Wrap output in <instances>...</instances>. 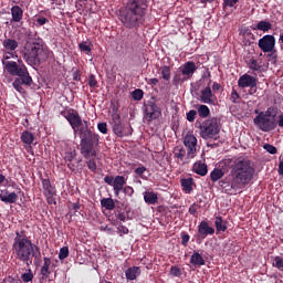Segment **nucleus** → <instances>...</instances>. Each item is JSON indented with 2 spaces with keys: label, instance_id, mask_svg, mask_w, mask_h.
<instances>
[{
  "label": "nucleus",
  "instance_id": "nucleus-37",
  "mask_svg": "<svg viewBox=\"0 0 283 283\" xmlns=\"http://www.w3.org/2000/svg\"><path fill=\"white\" fill-rule=\"evenodd\" d=\"M160 72L164 81H171V67L164 65L160 67Z\"/></svg>",
  "mask_w": 283,
  "mask_h": 283
},
{
  "label": "nucleus",
  "instance_id": "nucleus-22",
  "mask_svg": "<svg viewBox=\"0 0 283 283\" xmlns=\"http://www.w3.org/2000/svg\"><path fill=\"white\" fill-rule=\"evenodd\" d=\"M23 21V9L19 6L11 8V20L10 23H21Z\"/></svg>",
  "mask_w": 283,
  "mask_h": 283
},
{
  "label": "nucleus",
  "instance_id": "nucleus-32",
  "mask_svg": "<svg viewBox=\"0 0 283 283\" xmlns=\"http://www.w3.org/2000/svg\"><path fill=\"white\" fill-rule=\"evenodd\" d=\"M193 171L198 176H207L209 172V169L206 164L199 163L193 165Z\"/></svg>",
  "mask_w": 283,
  "mask_h": 283
},
{
  "label": "nucleus",
  "instance_id": "nucleus-50",
  "mask_svg": "<svg viewBox=\"0 0 283 283\" xmlns=\"http://www.w3.org/2000/svg\"><path fill=\"white\" fill-rule=\"evenodd\" d=\"M76 158V150L73 151H66L64 155V160H67L69 163H72Z\"/></svg>",
  "mask_w": 283,
  "mask_h": 283
},
{
  "label": "nucleus",
  "instance_id": "nucleus-63",
  "mask_svg": "<svg viewBox=\"0 0 283 283\" xmlns=\"http://www.w3.org/2000/svg\"><path fill=\"white\" fill-rule=\"evenodd\" d=\"M4 283H20L19 280L9 277L4 281Z\"/></svg>",
  "mask_w": 283,
  "mask_h": 283
},
{
  "label": "nucleus",
  "instance_id": "nucleus-38",
  "mask_svg": "<svg viewBox=\"0 0 283 283\" xmlns=\"http://www.w3.org/2000/svg\"><path fill=\"white\" fill-rule=\"evenodd\" d=\"M21 280L24 283H32V280H34V273H32L31 269H28L22 275Z\"/></svg>",
  "mask_w": 283,
  "mask_h": 283
},
{
  "label": "nucleus",
  "instance_id": "nucleus-41",
  "mask_svg": "<svg viewBox=\"0 0 283 283\" xmlns=\"http://www.w3.org/2000/svg\"><path fill=\"white\" fill-rule=\"evenodd\" d=\"M132 96L134 101H143V96H145V92H143V90L140 88H136L135 91H133Z\"/></svg>",
  "mask_w": 283,
  "mask_h": 283
},
{
  "label": "nucleus",
  "instance_id": "nucleus-14",
  "mask_svg": "<svg viewBox=\"0 0 283 283\" xmlns=\"http://www.w3.org/2000/svg\"><path fill=\"white\" fill-rule=\"evenodd\" d=\"M238 87L241 90H247V87H250V90H255V87H258V77L245 73L239 77Z\"/></svg>",
  "mask_w": 283,
  "mask_h": 283
},
{
  "label": "nucleus",
  "instance_id": "nucleus-20",
  "mask_svg": "<svg viewBox=\"0 0 283 283\" xmlns=\"http://www.w3.org/2000/svg\"><path fill=\"white\" fill-rule=\"evenodd\" d=\"M43 196H56V186L52 184L50 178L42 179Z\"/></svg>",
  "mask_w": 283,
  "mask_h": 283
},
{
  "label": "nucleus",
  "instance_id": "nucleus-54",
  "mask_svg": "<svg viewBox=\"0 0 283 283\" xmlns=\"http://www.w3.org/2000/svg\"><path fill=\"white\" fill-rule=\"evenodd\" d=\"M122 191L128 196L129 198H132V196H134V188L132 186H125Z\"/></svg>",
  "mask_w": 283,
  "mask_h": 283
},
{
  "label": "nucleus",
  "instance_id": "nucleus-11",
  "mask_svg": "<svg viewBox=\"0 0 283 283\" xmlns=\"http://www.w3.org/2000/svg\"><path fill=\"white\" fill-rule=\"evenodd\" d=\"M184 145L187 149V160H191L193 158H196L197 154H198V138H196V135L193 134H186V136L184 137Z\"/></svg>",
  "mask_w": 283,
  "mask_h": 283
},
{
  "label": "nucleus",
  "instance_id": "nucleus-48",
  "mask_svg": "<svg viewBox=\"0 0 283 283\" xmlns=\"http://www.w3.org/2000/svg\"><path fill=\"white\" fill-rule=\"evenodd\" d=\"M189 240H191V237L187 232H181V244L182 247H187L189 244Z\"/></svg>",
  "mask_w": 283,
  "mask_h": 283
},
{
  "label": "nucleus",
  "instance_id": "nucleus-25",
  "mask_svg": "<svg viewBox=\"0 0 283 283\" xmlns=\"http://www.w3.org/2000/svg\"><path fill=\"white\" fill-rule=\"evenodd\" d=\"M2 46L4 50H7V52H14V50L19 48V42L14 39H6L2 42Z\"/></svg>",
  "mask_w": 283,
  "mask_h": 283
},
{
  "label": "nucleus",
  "instance_id": "nucleus-39",
  "mask_svg": "<svg viewBox=\"0 0 283 283\" xmlns=\"http://www.w3.org/2000/svg\"><path fill=\"white\" fill-rule=\"evenodd\" d=\"M248 67L250 69V70H252V72H260V70H262V65H260L259 63H258V60H255V59H250V61H249V63H248Z\"/></svg>",
  "mask_w": 283,
  "mask_h": 283
},
{
  "label": "nucleus",
  "instance_id": "nucleus-35",
  "mask_svg": "<svg viewBox=\"0 0 283 283\" xmlns=\"http://www.w3.org/2000/svg\"><path fill=\"white\" fill-rule=\"evenodd\" d=\"M96 156H90L88 158H85L86 160V166L90 169V171H92L93 174H96V169L98 168V166H96Z\"/></svg>",
  "mask_w": 283,
  "mask_h": 283
},
{
  "label": "nucleus",
  "instance_id": "nucleus-5",
  "mask_svg": "<svg viewBox=\"0 0 283 283\" xmlns=\"http://www.w3.org/2000/svg\"><path fill=\"white\" fill-rule=\"evenodd\" d=\"M80 134V151L83 158H90V156H96V147L98 146L99 136L98 134L90 129V123L82 120V125L78 128Z\"/></svg>",
  "mask_w": 283,
  "mask_h": 283
},
{
  "label": "nucleus",
  "instance_id": "nucleus-58",
  "mask_svg": "<svg viewBox=\"0 0 283 283\" xmlns=\"http://www.w3.org/2000/svg\"><path fill=\"white\" fill-rule=\"evenodd\" d=\"M147 171V168L145 166L138 167L135 169L136 176H139V178H144L143 174Z\"/></svg>",
  "mask_w": 283,
  "mask_h": 283
},
{
  "label": "nucleus",
  "instance_id": "nucleus-21",
  "mask_svg": "<svg viewBox=\"0 0 283 283\" xmlns=\"http://www.w3.org/2000/svg\"><path fill=\"white\" fill-rule=\"evenodd\" d=\"M174 158L177 163H182V165H186L190 160L187 159V150L178 146L174 149Z\"/></svg>",
  "mask_w": 283,
  "mask_h": 283
},
{
  "label": "nucleus",
  "instance_id": "nucleus-17",
  "mask_svg": "<svg viewBox=\"0 0 283 283\" xmlns=\"http://www.w3.org/2000/svg\"><path fill=\"white\" fill-rule=\"evenodd\" d=\"M216 233V229L209 226V222L201 221L198 226V238L205 240L207 235H213Z\"/></svg>",
  "mask_w": 283,
  "mask_h": 283
},
{
  "label": "nucleus",
  "instance_id": "nucleus-62",
  "mask_svg": "<svg viewBox=\"0 0 283 283\" xmlns=\"http://www.w3.org/2000/svg\"><path fill=\"white\" fill-rule=\"evenodd\" d=\"M279 176H283V160L279 163Z\"/></svg>",
  "mask_w": 283,
  "mask_h": 283
},
{
  "label": "nucleus",
  "instance_id": "nucleus-29",
  "mask_svg": "<svg viewBox=\"0 0 283 283\" xmlns=\"http://www.w3.org/2000/svg\"><path fill=\"white\" fill-rule=\"evenodd\" d=\"M180 182L182 191H185V193H191L193 191V178L189 177L186 179H181Z\"/></svg>",
  "mask_w": 283,
  "mask_h": 283
},
{
  "label": "nucleus",
  "instance_id": "nucleus-47",
  "mask_svg": "<svg viewBox=\"0 0 283 283\" xmlns=\"http://www.w3.org/2000/svg\"><path fill=\"white\" fill-rule=\"evenodd\" d=\"M263 149H265V151H268V154H272V155L277 154V148L271 144H265L263 146Z\"/></svg>",
  "mask_w": 283,
  "mask_h": 283
},
{
  "label": "nucleus",
  "instance_id": "nucleus-34",
  "mask_svg": "<svg viewBox=\"0 0 283 283\" xmlns=\"http://www.w3.org/2000/svg\"><path fill=\"white\" fill-rule=\"evenodd\" d=\"M223 177H224V171L221 168H214L210 172V179L212 180V182H218V180H220Z\"/></svg>",
  "mask_w": 283,
  "mask_h": 283
},
{
  "label": "nucleus",
  "instance_id": "nucleus-18",
  "mask_svg": "<svg viewBox=\"0 0 283 283\" xmlns=\"http://www.w3.org/2000/svg\"><path fill=\"white\" fill-rule=\"evenodd\" d=\"M20 140H21V143H23V147L27 150L32 149V143H34V140H35L34 133L29 132V130L22 132V134L20 136Z\"/></svg>",
  "mask_w": 283,
  "mask_h": 283
},
{
  "label": "nucleus",
  "instance_id": "nucleus-61",
  "mask_svg": "<svg viewBox=\"0 0 283 283\" xmlns=\"http://www.w3.org/2000/svg\"><path fill=\"white\" fill-rule=\"evenodd\" d=\"M114 180L115 178L112 176L104 177V182H106V185H109V187H114Z\"/></svg>",
  "mask_w": 283,
  "mask_h": 283
},
{
  "label": "nucleus",
  "instance_id": "nucleus-8",
  "mask_svg": "<svg viewBox=\"0 0 283 283\" xmlns=\"http://www.w3.org/2000/svg\"><path fill=\"white\" fill-rule=\"evenodd\" d=\"M200 136L203 140H209V138H218L220 134V126L218 125V118L212 117L210 119L203 120L200 126Z\"/></svg>",
  "mask_w": 283,
  "mask_h": 283
},
{
  "label": "nucleus",
  "instance_id": "nucleus-2",
  "mask_svg": "<svg viewBox=\"0 0 283 283\" xmlns=\"http://www.w3.org/2000/svg\"><path fill=\"white\" fill-rule=\"evenodd\" d=\"M147 0H127L124 10L119 11V21L128 30H138L145 23L147 14Z\"/></svg>",
  "mask_w": 283,
  "mask_h": 283
},
{
  "label": "nucleus",
  "instance_id": "nucleus-33",
  "mask_svg": "<svg viewBox=\"0 0 283 283\" xmlns=\"http://www.w3.org/2000/svg\"><path fill=\"white\" fill-rule=\"evenodd\" d=\"M197 114H199L200 118H209L211 116V109H209V106L201 104L197 108Z\"/></svg>",
  "mask_w": 283,
  "mask_h": 283
},
{
  "label": "nucleus",
  "instance_id": "nucleus-6",
  "mask_svg": "<svg viewBox=\"0 0 283 283\" xmlns=\"http://www.w3.org/2000/svg\"><path fill=\"white\" fill-rule=\"evenodd\" d=\"M52 56V51L43 42H32L24 45L22 57L28 65H41Z\"/></svg>",
  "mask_w": 283,
  "mask_h": 283
},
{
  "label": "nucleus",
  "instance_id": "nucleus-15",
  "mask_svg": "<svg viewBox=\"0 0 283 283\" xmlns=\"http://www.w3.org/2000/svg\"><path fill=\"white\" fill-rule=\"evenodd\" d=\"M198 70V66H196V62L188 61L181 66V74H182V81H189L190 78H193V74H196V71Z\"/></svg>",
  "mask_w": 283,
  "mask_h": 283
},
{
  "label": "nucleus",
  "instance_id": "nucleus-49",
  "mask_svg": "<svg viewBox=\"0 0 283 283\" xmlns=\"http://www.w3.org/2000/svg\"><path fill=\"white\" fill-rule=\"evenodd\" d=\"M88 86L90 87H98V81H96V75L91 74L88 76Z\"/></svg>",
  "mask_w": 283,
  "mask_h": 283
},
{
  "label": "nucleus",
  "instance_id": "nucleus-31",
  "mask_svg": "<svg viewBox=\"0 0 283 283\" xmlns=\"http://www.w3.org/2000/svg\"><path fill=\"white\" fill-rule=\"evenodd\" d=\"M101 206L106 209V211H114L116 209V202L112 198H102Z\"/></svg>",
  "mask_w": 283,
  "mask_h": 283
},
{
  "label": "nucleus",
  "instance_id": "nucleus-44",
  "mask_svg": "<svg viewBox=\"0 0 283 283\" xmlns=\"http://www.w3.org/2000/svg\"><path fill=\"white\" fill-rule=\"evenodd\" d=\"M70 256V248L63 247L60 249L59 258L60 260H65Z\"/></svg>",
  "mask_w": 283,
  "mask_h": 283
},
{
  "label": "nucleus",
  "instance_id": "nucleus-7",
  "mask_svg": "<svg viewBox=\"0 0 283 283\" xmlns=\"http://www.w3.org/2000/svg\"><path fill=\"white\" fill-rule=\"evenodd\" d=\"M277 107L270 106L266 111L260 112L253 123L261 132H273L277 127Z\"/></svg>",
  "mask_w": 283,
  "mask_h": 283
},
{
  "label": "nucleus",
  "instance_id": "nucleus-19",
  "mask_svg": "<svg viewBox=\"0 0 283 283\" xmlns=\"http://www.w3.org/2000/svg\"><path fill=\"white\" fill-rule=\"evenodd\" d=\"M0 200L4 202V205H14L19 200V195L4 190L0 193Z\"/></svg>",
  "mask_w": 283,
  "mask_h": 283
},
{
  "label": "nucleus",
  "instance_id": "nucleus-57",
  "mask_svg": "<svg viewBox=\"0 0 283 283\" xmlns=\"http://www.w3.org/2000/svg\"><path fill=\"white\" fill-rule=\"evenodd\" d=\"M97 129L101 134H107V123L97 124Z\"/></svg>",
  "mask_w": 283,
  "mask_h": 283
},
{
  "label": "nucleus",
  "instance_id": "nucleus-53",
  "mask_svg": "<svg viewBox=\"0 0 283 283\" xmlns=\"http://www.w3.org/2000/svg\"><path fill=\"white\" fill-rule=\"evenodd\" d=\"M239 98H240V94L238 93V91H235V88H232V92L230 94V101L232 103H238Z\"/></svg>",
  "mask_w": 283,
  "mask_h": 283
},
{
  "label": "nucleus",
  "instance_id": "nucleus-56",
  "mask_svg": "<svg viewBox=\"0 0 283 283\" xmlns=\"http://www.w3.org/2000/svg\"><path fill=\"white\" fill-rule=\"evenodd\" d=\"M240 0H223V8H233Z\"/></svg>",
  "mask_w": 283,
  "mask_h": 283
},
{
  "label": "nucleus",
  "instance_id": "nucleus-51",
  "mask_svg": "<svg viewBox=\"0 0 283 283\" xmlns=\"http://www.w3.org/2000/svg\"><path fill=\"white\" fill-rule=\"evenodd\" d=\"M78 48H80L81 52H84V54H90V52H92V48L90 45L85 44V42L80 43Z\"/></svg>",
  "mask_w": 283,
  "mask_h": 283
},
{
  "label": "nucleus",
  "instance_id": "nucleus-3",
  "mask_svg": "<svg viewBox=\"0 0 283 283\" xmlns=\"http://www.w3.org/2000/svg\"><path fill=\"white\" fill-rule=\"evenodd\" d=\"M255 175V168L251 166V161L249 159H238L231 167L230 171V185L231 189L238 191V189H244L251 180H253V176Z\"/></svg>",
  "mask_w": 283,
  "mask_h": 283
},
{
  "label": "nucleus",
  "instance_id": "nucleus-52",
  "mask_svg": "<svg viewBox=\"0 0 283 283\" xmlns=\"http://www.w3.org/2000/svg\"><path fill=\"white\" fill-rule=\"evenodd\" d=\"M117 231L120 235H127V233H129V229L125 226H123V223H119L117 226Z\"/></svg>",
  "mask_w": 283,
  "mask_h": 283
},
{
  "label": "nucleus",
  "instance_id": "nucleus-9",
  "mask_svg": "<svg viewBox=\"0 0 283 283\" xmlns=\"http://www.w3.org/2000/svg\"><path fill=\"white\" fill-rule=\"evenodd\" d=\"M145 115L144 118L147 123H151V120H157L163 116V111L158 107L154 99H149L144 104Z\"/></svg>",
  "mask_w": 283,
  "mask_h": 283
},
{
  "label": "nucleus",
  "instance_id": "nucleus-40",
  "mask_svg": "<svg viewBox=\"0 0 283 283\" xmlns=\"http://www.w3.org/2000/svg\"><path fill=\"white\" fill-rule=\"evenodd\" d=\"M274 262L272 263V266L277 269L279 271H283V258L280 255H276L273 258Z\"/></svg>",
  "mask_w": 283,
  "mask_h": 283
},
{
  "label": "nucleus",
  "instance_id": "nucleus-23",
  "mask_svg": "<svg viewBox=\"0 0 283 283\" xmlns=\"http://www.w3.org/2000/svg\"><path fill=\"white\" fill-rule=\"evenodd\" d=\"M125 185H127V180L125 179V176H116L113 184V189L115 192V196H118L120 191H123Z\"/></svg>",
  "mask_w": 283,
  "mask_h": 283
},
{
  "label": "nucleus",
  "instance_id": "nucleus-24",
  "mask_svg": "<svg viewBox=\"0 0 283 283\" xmlns=\"http://www.w3.org/2000/svg\"><path fill=\"white\" fill-rule=\"evenodd\" d=\"M43 260L44 263L40 270V273L44 280H48V277H50V275L52 274V272L50 271V266H52V261L48 256H45Z\"/></svg>",
  "mask_w": 283,
  "mask_h": 283
},
{
  "label": "nucleus",
  "instance_id": "nucleus-36",
  "mask_svg": "<svg viewBox=\"0 0 283 283\" xmlns=\"http://www.w3.org/2000/svg\"><path fill=\"white\" fill-rule=\"evenodd\" d=\"M272 24L269 21H260L258 22L256 27L254 30H261V32H269L271 30Z\"/></svg>",
  "mask_w": 283,
  "mask_h": 283
},
{
  "label": "nucleus",
  "instance_id": "nucleus-45",
  "mask_svg": "<svg viewBox=\"0 0 283 283\" xmlns=\"http://www.w3.org/2000/svg\"><path fill=\"white\" fill-rule=\"evenodd\" d=\"M170 275H172L174 277H180L182 275V270H180V268L172 265L170 268Z\"/></svg>",
  "mask_w": 283,
  "mask_h": 283
},
{
  "label": "nucleus",
  "instance_id": "nucleus-10",
  "mask_svg": "<svg viewBox=\"0 0 283 283\" xmlns=\"http://www.w3.org/2000/svg\"><path fill=\"white\" fill-rule=\"evenodd\" d=\"M260 50H262L265 54H269L270 57L277 59V54H275V36L271 34H266L261 38L258 42Z\"/></svg>",
  "mask_w": 283,
  "mask_h": 283
},
{
  "label": "nucleus",
  "instance_id": "nucleus-43",
  "mask_svg": "<svg viewBox=\"0 0 283 283\" xmlns=\"http://www.w3.org/2000/svg\"><path fill=\"white\" fill-rule=\"evenodd\" d=\"M200 209V205L198 203H192L189 207L188 212L190 213V216H193V218H198V210Z\"/></svg>",
  "mask_w": 283,
  "mask_h": 283
},
{
  "label": "nucleus",
  "instance_id": "nucleus-42",
  "mask_svg": "<svg viewBox=\"0 0 283 283\" xmlns=\"http://www.w3.org/2000/svg\"><path fill=\"white\" fill-rule=\"evenodd\" d=\"M35 25L41 28L42 25H45V23H50V20L43 15H35Z\"/></svg>",
  "mask_w": 283,
  "mask_h": 283
},
{
  "label": "nucleus",
  "instance_id": "nucleus-13",
  "mask_svg": "<svg viewBox=\"0 0 283 283\" xmlns=\"http://www.w3.org/2000/svg\"><path fill=\"white\" fill-rule=\"evenodd\" d=\"M64 118L67 119V123L71 125L75 134L83 125V119L81 118V115L76 109H70L67 113L64 114Z\"/></svg>",
  "mask_w": 283,
  "mask_h": 283
},
{
  "label": "nucleus",
  "instance_id": "nucleus-60",
  "mask_svg": "<svg viewBox=\"0 0 283 283\" xmlns=\"http://www.w3.org/2000/svg\"><path fill=\"white\" fill-rule=\"evenodd\" d=\"M73 81H81V71L78 69H73Z\"/></svg>",
  "mask_w": 283,
  "mask_h": 283
},
{
  "label": "nucleus",
  "instance_id": "nucleus-30",
  "mask_svg": "<svg viewBox=\"0 0 283 283\" xmlns=\"http://www.w3.org/2000/svg\"><path fill=\"white\" fill-rule=\"evenodd\" d=\"M190 264L193 266H205L206 262L202 258V254H199L198 252H193L190 258Z\"/></svg>",
  "mask_w": 283,
  "mask_h": 283
},
{
  "label": "nucleus",
  "instance_id": "nucleus-64",
  "mask_svg": "<svg viewBox=\"0 0 283 283\" xmlns=\"http://www.w3.org/2000/svg\"><path fill=\"white\" fill-rule=\"evenodd\" d=\"M277 125L279 127H283V114L279 115Z\"/></svg>",
  "mask_w": 283,
  "mask_h": 283
},
{
  "label": "nucleus",
  "instance_id": "nucleus-4",
  "mask_svg": "<svg viewBox=\"0 0 283 283\" xmlns=\"http://www.w3.org/2000/svg\"><path fill=\"white\" fill-rule=\"evenodd\" d=\"M2 64L4 65V70L8 72V74H10L11 76H18L12 83L15 92H19V94H23V92H25L23 85H25L27 87H32L34 81L32 80L30 71H28V66H25L23 61H6L2 62Z\"/></svg>",
  "mask_w": 283,
  "mask_h": 283
},
{
  "label": "nucleus",
  "instance_id": "nucleus-59",
  "mask_svg": "<svg viewBox=\"0 0 283 283\" xmlns=\"http://www.w3.org/2000/svg\"><path fill=\"white\" fill-rule=\"evenodd\" d=\"M180 83H185V81H182V76L180 74H176L172 77V84L174 85H180Z\"/></svg>",
  "mask_w": 283,
  "mask_h": 283
},
{
  "label": "nucleus",
  "instance_id": "nucleus-28",
  "mask_svg": "<svg viewBox=\"0 0 283 283\" xmlns=\"http://www.w3.org/2000/svg\"><path fill=\"white\" fill-rule=\"evenodd\" d=\"M138 275H140V268L138 266L128 268L125 272L126 280L134 281Z\"/></svg>",
  "mask_w": 283,
  "mask_h": 283
},
{
  "label": "nucleus",
  "instance_id": "nucleus-55",
  "mask_svg": "<svg viewBox=\"0 0 283 283\" xmlns=\"http://www.w3.org/2000/svg\"><path fill=\"white\" fill-rule=\"evenodd\" d=\"M56 195H44V198H46L48 205H56V198H54Z\"/></svg>",
  "mask_w": 283,
  "mask_h": 283
},
{
  "label": "nucleus",
  "instance_id": "nucleus-46",
  "mask_svg": "<svg viewBox=\"0 0 283 283\" xmlns=\"http://www.w3.org/2000/svg\"><path fill=\"white\" fill-rule=\"evenodd\" d=\"M198 115V111L191 109L187 113L186 118L188 123H193L196 120V116Z\"/></svg>",
  "mask_w": 283,
  "mask_h": 283
},
{
  "label": "nucleus",
  "instance_id": "nucleus-26",
  "mask_svg": "<svg viewBox=\"0 0 283 283\" xmlns=\"http://www.w3.org/2000/svg\"><path fill=\"white\" fill-rule=\"evenodd\" d=\"M144 201L146 205H157L158 202V193L154 191H145L144 192Z\"/></svg>",
  "mask_w": 283,
  "mask_h": 283
},
{
  "label": "nucleus",
  "instance_id": "nucleus-12",
  "mask_svg": "<svg viewBox=\"0 0 283 283\" xmlns=\"http://www.w3.org/2000/svg\"><path fill=\"white\" fill-rule=\"evenodd\" d=\"M113 132L118 138H124V136H132V126H125L120 120V115H113Z\"/></svg>",
  "mask_w": 283,
  "mask_h": 283
},
{
  "label": "nucleus",
  "instance_id": "nucleus-27",
  "mask_svg": "<svg viewBox=\"0 0 283 283\" xmlns=\"http://www.w3.org/2000/svg\"><path fill=\"white\" fill-rule=\"evenodd\" d=\"M227 224L228 222L222 220V217L214 218V227H216L217 233H224V231H227L228 229Z\"/></svg>",
  "mask_w": 283,
  "mask_h": 283
},
{
  "label": "nucleus",
  "instance_id": "nucleus-16",
  "mask_svg": "<svg viewBox=\"0 0 283 283\" xmlns=\"http://www.w3.org/2000/svg\"><path fill=\"white\" fill-rule=\"evenodd\" d=\"M200 101L206 105H216L218 98L213 95V91H211L210 86L201 90Z\"/></svg>",
  "mask_w": 283,
  "mask_h": 283
},
{
  "label": "nucleus",
  "instance_id": "nucleus-1",
  "mask_svg": "<svg viewBox=\"0 0 283 283\" xmlns=\"http://www.w3.org/2000/svg\"><path fill=\"white\" fill-rule=\"evenodd\" d=\"M12 255L17 262H23L27 266L41 264V249L34 244L32 240L25 234V231H15V237L12 243Z\"/></svg>",
  "mask_w": 283,
  "mask_h": 283
}]
</instances>
